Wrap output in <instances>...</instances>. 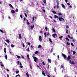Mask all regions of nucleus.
<instances>
[{"mask_svg":"<svg viewBox=\"0 0 77 77\" xmlns=\"http://www.w3.org/2000/svg\"><path fill=\"white\" fill-rule=\"evenodd\" d=\"M58 19L59 20V21H65V20H64V19H63L62 17H59Z\"/></svg>","mask_w":77,"mask_h":77,"instance_id":"obj_1","label":"nucleus"},{"mask_svg":"<svg viewBox=\"0 0 77 77\" xmlns=\"http://www.w3.org/2000/svg\"><path fill=\"white\" fill-rule=\"evenodd\" d=\"M33 58L34 59V62H36V61L38 60V58L37 57H33Z\"/></svg>","mask_w":77,"mask_h":77,"instance_id":"obj_2","label":"nucleus"},{"mask_svg":"<svg viewBox=\"0 0 77 77\" xmlns=\"http://www.w3.org/2000/svg\"><path fill=\"white\" fill-rule=\"evenodd\" d=\"M62 56H63V57H64V59H65V60H66V55H65V54H62Z\"/></svg>","mask_w":77,"mask_h":77,"instance_id":"obj_3","label":"nucleus"},{"mask_svg":"<svg viewBox=\"0 0 77 77\" xmlns=\"http://www.w3.org/2000/svg\"><path fill=\"white\" fill-rule=\"evenodd\" d=\"M52 36H53V38H56V36H57V34H56V33L53 34L52 35Z\"/></svg>","mask_w":77,"mask_h":77,"instance_id":"obj_4","label":"nucleus"},{"mask_svg":"<svg viewBox=\"0 0 77 77\" xmlns=\"http://www.w3.org/2000/svg\"><path fill=\"white\" fill-rule=\"evenodd\" d=\"M38 40L40 41V42H41V41H42V37L41 36H39Z\"/></svg>","mask_w":77,"mask_h":77,"instance_id":"obj_5","label":"nucleus"},{"mask_svg":"<svg viewBox=\"0 0 77 77\" xmlns=\"http://www.w3.org/2000/svg\"><path fill=\"white\" fill-rule=\"evenodd\" d=\"M18 38L19 39H21V38H22V37H21V34H19Z\"/></svg>","mask_w":77,"mask_h":77,"instance_id":"obj_6","label":"nucleus"},{"mask_svg":"<svg viewBox=\"0 0 77 77\" xmlns=\"http://www.w3.org/2000/svg\"><path fill=\"white\" fill-rule=\"evenodd\" d=\"M48 62H49V63H51V59L48 58Z\"/></svg>","mask_w":77,"mask_h":77,"instance_id":"obj_7","label":"nucleus"},{"mask_svg":"<svg viewBox=\"0 0 77 77\" xmlns=\"http://www.w3.org/2000/svg\"><path fill=\"white\" fill-rule=\"evenodd\" d=\"M11 12L12 14H15V11H14V10H12L11 11Z\"/></svg>","mask_w":77,"mask_h":77,"instance_id":"obj_8","label":"nucleus"},{"mask_svg":"<svg viewBox=\"0 0 77 77\" xmlns=\"http://www.w3.org/2000/svg\"><path fill=\"white\" fill-rule=\"evenodd\" d=\"M71 59V57L70 56H68V57H67V60H70Z\"/></svg>","mask_w":77,"mask_h":77,"instance_id":"obj_9","label":"nucleus"},{"mask_svg":"<svg viewBox=\"0 0 77 77\" xmlns=\"http://www.w3.org/2000/svg\"><path fill=\"white\" fill-rule=\"evenodd\" d=\"M34 27H35V26H34V25H33L32 26L31 25L30 26L31 29H33L34 28Z\"/></svg>","mask_w":77,"mask_h":77,"instance_id":"obj_10","label":"nucleus"},{"mask_svg":"<svg viewBox=\"0 0 77 77\" xmlns=\"http://www.w3.org/2000/svg\"><path fill=\"white\" fill-rule=\"evenodd\" d=\"M56 2H57V5H59V1L58 0H56Z\"/></svg>","mask_w":77,"mask_h":77,"instance_id":"obj_11","label":"nucleus"},{"mask_svg":"<svg viewBox=\"0 0 77 77\" xmlns=\"http://www.w3.org/2000/svg\"><path fill=\"white\" fill-rule=\"evenodd\" d=\"M34 20H35V17H32V23H33V21H34Z\"/></svg>","mask_w":77,"mask_h":77,"instance_id":"obj_12","label":"nucleus"},{"mask_svg":"<svg viewBox=\"0 0 77 77\" xmlns=\"http://www.w3.org/2000/svg\"><path fill=\"white\" fill-rule=\"evenodd\" d=\"M42 74H43V75H44V76H45V72H44V71H42Z\"/></svg>","mask_w":77,"mask_h":77,"instance_id":"obj_13","label":"nucleus"},{"mask_svg":"<svg viewBox=\"0 0 77 77\" xmlns=\"http://www.w3.org/2000/svg\"><path fill=\"white\" fill-rule=\"evenodd\" d=\"M20 61H18L17 62V65H19L20 64Z\"/></svg>","mask_w":77,"mask_h":77,"instance_id":"obj_14","label":"nucleus"},{"mask_svg":"<svg viewBox=\"0 0 77 77\" xmlns=\"http://www.w3.org/2000/svg\"><path fill=\"white\" fill-rule=\"evenodd\" d=\"M4 51L5 53H6V48H5L4 49Z\"/></svg>","mask_w":77,"mask_h":77,"instance_id":"obj_15","label":"nucleus"},{"mask_svg":"<svg viewBox=\"0 0 77 77\" xmlns=\"http://www.w3.org/2000/svg\"><path fill=\"white\" fill-rule=\"evenodd\" d=\"M52 30L54 33H56V31L54 28H52Z\"/></svg>","mask_w":77,"mask_h":77,"instance_id":"obj_16","label":"nucleus"},{"mask_svg":"<svg viewBox=\"0 0 77 77\" xmlns=\"http://www.w3.org/2000/svg\"><path fill=\"white\" fill-rule=\"evenodd\" d=\"M52 12L54 14H57V13L54 11H53Z\"/></svg>","mask_w":77,"mask_h":77,"instance_id":"obj_17","label":"nucleus"},{"mask_svg":"<svg viewBox=\"0 0 77 77\" xmlns=\"http://www.w3.org/2000/svg\"><path fill=\"white\" fill-rule=\"evenodd\" d=\"M16 56H17L18 59H20V58H21V57L20 56H19L18 55H16Z\"/></svg>","mask_w":77,"mask_h":77,"instance_id":"obj_18","label":"nucleus"},{"mask_svg":"<svg viewBox=\"0 0 77 77\" xmlns=\"http://www.w3.org/2000/svg\"><path fill=\"white\" fill-rule=\"evenodd\" d=\"M27 58L29 60L30 59V58H29V55L28 54L27 55Z\"/></svg>","mask_w":77,"mask_h":77,"instance_id":"obj_19","label":"nucleus"},{"mask_svg":"<svg viewBox=\"0 0 77 77\" xmlns=\"http://www.w3.org/2000/svg\"><path fill=\"white\" fill-rule=\"evenodd\" d=\"M62 7L63 8H65V5H64L63 4H62Z\"/></svg>","mask_w":77,"mask_h":77,"instance_id":"obj_20","label":"nucleus"},{"mask_svg":"<svg viewBox=\"0 0 77 77\" xmlns=\"http://www.w3.org/2000/svg\"><path fill=\"white\" fill-rule=\"evenodd\" d=\"M49 41H50L51 43H52V41H51V38H49Z\"/></svg>","mask_w":77,"mask_h":77,"instance_id":"obj_21","label":"nucleus"},{"mask_svg":"<svg viewBox=\"0 0 77 77\" xmlns=\"http://www.w3.org/2000/svg\"><path fill=\"white\" fill-rule=\"evenodd\" d=\"M58 18V16L56 15H55L54 16V18Z\"/></svg>","mask_w":77,"mask_h":77,"instance_id":"obj_22","label":"nucleus"},{"mask_svg":"<svg viewBox=\"0 0 77 77\" xmlns=\"http://www.w3.org/2000/svg\"><path fill=\"white\" fill-rule=\"evenodd\" d=\"M66 41H69V39L68 38L66 37Z\"/></svg>","mask_w":77,"mask_h":77,"instance_id":"obj_23","label":"nucleus"},{"mask_svg":"<svg viewBox=\"0 0 77 77\" xmlns=\"http://www.w3.org/2000/svg\"><path fill=\"white\" fill-rule=\"evenodd\" d=\"M5 41H6V42H8V43H9V42H10V41H9V40H5Z\"/></svg>","mask_w":77,"mask_h":77,"instance_id":"obj_24","label":"nucleus"},{"mask_svg":"<svg viewBox=\"0 0 77 77\" xmlns=\"http://www.w3.org/2000/svg\"><path fill=\"white\" fill-rule=\"evenodd\" d=\"M58 15H59V16H61L62 15V14L61 13H58Z\"/></svg>","mask_w":77,"mask_h":77,"instance_id":"obj_25","label":"nucleus"},{"mask_svg":"<svg viewBox=\"0 0 77 77\" xmlns=\"http://www.w3.org/2000/svg\"><path fill=\"white\" fill-rule=\"evenodd\" d=\"M27 20V24H28V25H29V24H30V23H29V22L28 21V20Z\"/></svg>","mask_w":77,"mask_h":77,"instance_id":"obj_26","label":"nucleus"},{"mask_svg":"<svg viewBox=\"0 0 77 77\" xmlns=\"http://www.w3.org/2000/svg\"><path fill=\"white\" fill-rule=\"evenodd\" d=\"M46 34H47V33L46 32H45L44 33L45 38H46L47 37V35H46Z\"/></svg>","mask_w":77,"mask_h":77,"instance_id":"obj_27","label":"nucleus"},{"mask_svg":"<svg viewBox=\"0 0 77 77\" xmlns=\"http://www.w3.org/2000/svg\"><path fill=\"white\" fill-rule=\"evenodd\" d=\"M71 64H72V65H74L75 64V63H74V61H72L71 62Z\"/></svg>","mask_w":77,"mask_h":77,"instance_id":"obj_28","label":"nucleus"},{"mask_svg":"<svg viewBox=\"0 0 77 77\" xmlns=\"http://www.w3.org/2000/svg\"><path fill=\"white\" fill-rule=\"evenodd\" d=\"M38 48H41V45H39L38 46Z\"/></svg>","mask_w":77,"mask_h":77,"instance_id":"obj_29","label":"nucleus"},{"mask_svg":"<svg viewBox=\"0 0 77 77\" xmlns=\"http://www.w3.org/2000/svg\"><path fill=\"white\" fill-rule=\"evenodd\" d=\"M26 75H27V77H29V75L28 73H26Z\"/></svg>","mask_w":77,"mask_h":77,"instance_id":"obj_30","label":"nucleus"},{"mask_svg":"<svg viewBox=\"0 0 77 77\" xmlns=\"http://www.w3.org/2000/svg\"><path fill=\"white\" fill-rule=\"evenodd\" d=\"M73 55H74V54H75V53H76V52H75V51H73Z\"/></svg>","mask_w":77,"mask_h":77,"instance_id":"obj_31","label":"nucleus"},{"mask_svg":"<svg viewBox=\"0 0 77 77\" xmlns=\"http://www.w3.org/2000/svg\"><path fill=\"white\" fill-rule=\"evenodd\" d=\"M9 5L10 6L11 8H13V6H12L11 4H9Z\"/></svg>","mask_w":77,"mask_h":77,"instance_id":"obj_32","label":"nucleus"},{"mask_svg":"<svg viewBox=\"0 0 77 77\" xmlns=\"http://www.w3.org/2000/svg\"><path fill=\"white\" fill-rule=\"evenodd\" d=\"M71 45H72V47H74V44L72 43H71Z\"/></svg>","mask_w":77,"mask_h":77,"instance_id":"obj_33","label":"nucleus"},{"mask_svg":"<svg viewBox=\"0 0 77 77\" xmlns=\"http://www.w3.org/2000/svg\"><path fill=\"white\" fill-rule=\"evenodd\" d=\"M5 59H6V60H7V59H8V57H7V55H5Z\"/></svg>","mask_w":77,"mask_h":77,"instance_id":"obj_34","label":"nucleus"},{"mask_svg":"<svg viewBox=\"0 0 77 77\" xmlns=\"http://www.w3.org/2000/svg\"><path fill=\"white\" fill-rule=\"evenodd\" d=\"M66 29H68V28H69V26L68 25H67L66 26Z\"/></svg>","mask_w":77,"mask_h":77,"instance_id":"obj_35","label":"nucleus"},{"mask_svg":"<svg viewBox=\"0 0 77 77\" xmlns=\"http://www.w3.org/2000/svg\"><path fill=\"white\" fill-rule=\"evenodd\" d=\"M45 29L46 30V31H47L48 30V28L47 27H45Z\"/></svg>","mask_w":77,"mask_h":77,"instance_id":"obj_36","label":"nucleus"},{"mask_svg":"<svg viewBox=\"0 0 77 77\" xmlns=\"http://www.w3.org/2000/svg\"><path fill=\"white\" fill-rule=\"evenodd\" d=\"M75 41H76L75 39H73L72 41L73 42H75Z\"/></svg>","mask_w":77,"mask_h":77,"instance_id":"obj_37","label":"nucleus"},{"mask_svg":"<svg viewBox=\"0 0 77 77\" xmlns=\"http://www.w3.org/2000/svg\"><path fill=\"white\" fill-rule=\"evenodd\" d=\"M66 44L68 45H70V44L69 43V42H66Z\"/></svg>","mask_w":77,"mask_h":77,"instance_id":"obj_38","label":"nucleus"},{"mask_svg":"<svg viewBox=\"0 0 77 77\" xmlns=\"http://www.w3.org/2000/svg\"><path fill=\"white\" fill-rule=\"evenodd\" d=\"M18 76V77H20V75L19 74L17 75L16 76V77H17Z\"/></svg>","mask_w":77,"mask_h":77,"instance_id":"obj_39","label":"nucleus"},{"mask_svg":"<svg viewBox=\"0 0 77 77\" xmlns=\"http://www.w3.org/2000/svg\"><path fill=\"white\" fill-rule=\"evenodd\" d=\"M24 15H25V16L26 17H27V14H26V13H24Z\"/></svg>","mask_w":77,"mask_h":77,"instance_id":"obj_40","label":"nucleus"},{"mask_svg":"<svg viewBox=\"0 0 77 77\" xmlns=\"http://www.w3.org/2000/svg\"><path fill=\"white\" fill-rule=\"evenodd\" d=\"M38 53V51H36V52H35V54H37Z\"/></svg>","mask_w":77,"mask_h":77,"instance_id":"obj_41","label":"nucleus"},{"mask_svg":"<svg viewBox=\"0 0 77 77\" xmlns=\"http://www.w3.org/2000/svg\"><path fill=\"white\" fill-rule=\"evenodd\" d=\"M66 33L67 34H68V30H67V29H66Z\"/></svg>","mask_w":77,"mask_h":77,"instance_id":"obj_42","label":"nucleus"},{"mask_svg":"<svg viewBox=\"0 0 77 77\" xmlns=\"http://www.w3.org/2000/svg\"><path fill=\"white\" fill-rule=\"evenodd\" d=\"M11 47H12V48L14 47V45H11Z\"/></svg>","mask_w":77,"mask_h":77,"instance_id":"obj_43","label":"nucleus"},{"mask_svg":"<svg viewBox=\"0 0 77 77\" xmlns=\"http://www.w3.org/2000/svg\"><path fill=\"white\" fill-rule=\"evenodd\" d=\"M0 32H2V33H4V32H3V31L1 29H0Z\"/></svg>","mask_w":77,"mask_h":77,"instance_id":"obj_44","label":"nucleus"},{"mask_svg":"<svg viewBox=\"0 0 77 77\" xmlns=\"http://www.w3.org/2000/svg\"><path fill=\"white\" fill-rule=\"evenodd\" d=\"M15 11L16 12H18V9L16 8V9Z\"/></svg>","mask_w":77,"mask_h":77,"instance_id":"obj_45","label":"nucleus"},{"mask_svg":"<svg viewBox=\"0 0 77 77\" xmlns=\"http://www.w3.org/2000/svg\"><path fill=\"white\" fill-rule=\"evenodd\" d=\"M21 57L22 59H24V56H23V55H21Z\"/></svg>","mask_w":77,"mask_h":77,"instance_id":"obj_46","label":"nucleus"},{"mask_svg":"<svg viewBox=\"0 0 77 77\" xmlns=\"http://www.w3.org/2000/svg\"><path fill=\"white\" fill-rule=\"evenodd\" d=\"M26 51H30V50H29V48H28V49H26Z\"/></svg>","mask_w":77,"mask_h":77,"instance_id":"obj_47","label":"nucleus"},{"mask_svg":"<svg viewBox=\"0 0 77 77\" xmlns=\"http://www.w3.org/2000/svg\"><path fill=\"white\" fill-rule=\"evenodd\" d=\"M26 12L27 14L29 13V11H28V10H26Z\"/></svg>","mask_w":77,"mask_h":77,"instance_id":"obj_48","label":"nucleus"},{"mask_svg":"<svg viewBox=\"0 0 77 77\" xmlns=\"http://www.w3.org/2000/svg\"><path fill=\"white\" fill-rule=\"evenodd\" d=\"M42 63L44 65H45V63H44V62H43Z\"/></svg>","mask_w":77,"mask_h":77,"instance_id":"obj_49","label":"nucleus"},{"mask_svg":"<svg viewBox=\"0 0 77 77\" xmlns=\"http://www.w3.org/2000/svg\"><path fill=\"white\" fill-rule=\"evenodd\" d=\"M63 38V36H61V37H59V38H60V39H61V38Z\"/></svg>","mask_w":77,"mask_h":77,"instance_id":"obj_50","label":"nucleus"},{"mask_svg":"<svg viewBox=\"0 0 77 77\" xmlns=\"http://www.w3.org/2000/svg\"><path fill=\"white\" fill-rule=\"evenodd\" d=\"M54 70H55V72H56V70H57L56 68V67L54 68Z\"/></svg>","mask_w":77,"mask_h":77,"instance_id":"obj_51","label":"nucleus"},{"mask_svg":"<svg viewBox=\"0 0 77 77\" xmlns=\"http://www.w3.org/2000/svg\"><path fill=\"white\" fill-rule=\"evenodd\" d=\"M50 52H53V48L51 49V50L50 51Z\"/></svg>","mask_w":77,"mask_h":77,"instance_id":"obj_52","label":"nucleus"},{"mask_svg":"<svg viewBox=\"0 0 77 77\" xmlns=\"http://www.w3.org/2000/svg\"><path fill=\"white\" fill-rule=\"evenodd\" d=\"M57 9H59V5H57L56 6Z\"/></svg>","mask_w":77,"mask_h":77,"instance_id":"obj_53","label":"nucleus"},{"mask_svg":"<svg viewBox=\"0 0 77 77\" xmlns=\"http://www.w3.org/2000/svg\"><path fill=\"white\" fill-rule=\"evenodd\" d=\"M20 67L21 68H23V66L21 65L20 66Z\"/></svg>","mask_w":77,"mask_h":77,"instance_id":"obj_54","label":"nucleus"},{"mask_svg":"<svg viewBox=\"0 0 77 77\" xmlns=\"http://www.w3.org/2000/svg\"><path fill=\"white\" fill-rule=\"evenodd\" d=\"M19 72H20L19 71L16 72V73L17 74H18V73H19Z\"/></svg>","mask_w":77,"mask_h":77,"instance_id":"obj_55","label":"nucleus"},{"mask_svg":"<svg viewBox=\"0 0 77 77\" xmlns=\"http://www.w3.org/2000/svg\"><path fill=\"white\" fill-rule=\"evenodd\" d=\"M49 17L50 18H51V19H53V18L52 17H51V16H49Z\"/></svg>","mask_w":77,"mask_h":77,"instance_id":"obj_56","label":"nucleus"},{"mask_svg":"<svg viewBox=\"0 0 77 77\" xmlns=\"http://www.w3.org/2000/svg\"><path fill=\"white\" fill-rule=\"evenodd\" d=\"M44 3H46V0H44Z\"/></svg>","mask_w":77,"mask_h":77,"instance_id":"obj_57","label":"nucleus"},{"mask_svg":"<svg viewBox=\"0 0 77 77\" xmlns=\"http://www.w3.org/2000/svg\"><path fill=\"white\" fill-rule=\"evenodd\" d=\"M7 77H9V74H7Z\"/></svg>","mask_w":77,"mask_h":77,"instance_id":"obj_58","label":"nucleus"},{"mask_svg":"<svg viewBox=\"0 0 77 77\" xmlns=\"http://www.w3.org/2000/svg\"><path fill=\"white\" fill-rule=\"evenodd\" d=\"M43 11L45 13V10H43L42 9Z\"/></svg>","mask_w":77,"mask_h":77,"instance_id":"obj_59","label":"nucleus"},{"mask_svg":"<svg viewBox=\"0 0 77 77\" xmlns=\"http://www.w3.org/2000/svg\"><path fill=\"white\" fill-rule=\"evenodd\" d=\"M68 38H71V36H70L69 35H68Z\"/></svg>","mask_w":77,"mask_h":77,"instance_id":"obj_60","label":"nucleus"},{"mask_svg":"<svg viewBox=\"0 0 77 77\" xmlns=\"http://www.w3.org/2000/svg\"><path fill=\"white\" fill-rule=\"evenodd\" d=\"M20 17L21 18H23V16H22V15H20Z\"/></svg>","mask_w":77,"mask_h":77,"instance_id":"obj_61","label":"nucleus"},{"mask_svg":"<svg viewBox=\"0 0 77 77\" xmlns=\"http://www.w3.org/2000/svg\"><path fill=\"white\" fill-rule=\"evenodd\" d=\"M22 45H23V47H25V45H24V44H23Z\"/></svg>","mask_w":77,"mask_h":77,"instance_id":"obj_62","label":"nucleus"},{"mask_svg":"<svg viewBox=\"0 0 77 77\" xmlns=\"http://www.w3.org/2000/svg\"><path fill=\"white\" fill-rule=\"evenodd\" d=\"M27 45H30V43H28Z\"/></svg>","mask_w":77,"mask_h":77,"instance_id":"obj_63","label":"nucleus"},{"mask_svg":"<svg viewBox=\"0 0 77 77\" xmlns=\"http://www.w3.org/2000/svg\"><path fill=\"white\" fill-rule=\"evenodd\" d=\"M67 5H68V6H69V5H70V4L69 3H67Z\"/></svg>","mask_w":77,"mask_h":77,"instance_id":"obj_64","label":"nucleus"}]
</instances>
